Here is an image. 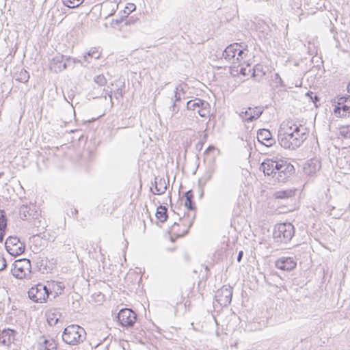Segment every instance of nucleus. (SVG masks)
<instances>
[{"mask_svg": "<svg viewBox=\"0 0 350 350\" xmlns=\"http://www.w3.org/2000/svg\"><path fill=\"white\" fill-rule=\"evenodd\" d=\"M136 9V6L133 3H128L124 6V9L119 12L120 18L113 19L111 22V26L116 27L120 23L126 20L129 15L134 12Z\"/></svg>", "mask_w": 350, "mask_h": 350, "instance_id": "obj_14", "label": "nucleus"}, {"mask_svg": "<svg viewBox=\"0 0 350 350\" xmlns=\"http://www.w3.org/2000/svg\"><path fill=\"white\" fill-rule=\"evenodd\" d=\"M260 170L265 176L271 177L280 183H286L295 174L294 165L286 159H265L261 163Z\"/></svg>", "mask_w": 350, "mask_h": 350, "instance_id": "obj_3", "label": "nucleus"}, {"mask_svg": "<svg viewBox=\"0 0 350 350\" xmlns=\"http://www.w3.org/2000/svg\"><path fill=\"white\" fill-rule=\"evenodd\" d=\"M194 219L195 215L193 213L187 214L182 217H179L177 221H174L169 229V234L172 241H174L186 235Z\"/></svg>", "mask_w": 350, "mask_h": 350, "instance_id": "obj_4", "label": "nucleus"}, {"mask_svg": "<svg viewBox=\"0 0 350 350\" xmlns=\"http://www.w3.org/2000/svg\"><path fill=\"white\" fill-rule=\"evenodd\" d=\"M295 189H286L276 191L273 193V198L275 200H287L295 196Z\"/></svg>", "mask_w": 350, "mask_h": 350, "instance_id": "obj_20", "label": "nucleus"}, {"mask_svg": "<svg viewBox=\"0 0 350 350\" xmlns=\"http://www.w3.org/2000/svg\"><path fill=\"white\" fill-rule=\"evenodd\" d=\"M118 325L124 329L132 328L137 320V316L135 311L131 308L121 309L116 316Z\"/></svg>", "mask_w": 350, "mask_h": 350, "instance_id": "obj_8", "label": "nucleus"}, {"mask_svg": "<svg viewBox=\"0 0 350 350\" xmlns=\"http://www.w3.org/2000/svg\"><path fill=\"white\" fill-rule=\"evenodd\" d=\"M84 0H62L63 3L70 8H75L79 6Z\"/></svg>", "mask_w": 350, "mask_h": 350, "instance_id": "obj_26", "label": "nucleus"}, {"mask_svg": "<svg viewBox=\"0 0 350 350\" xmlns=\"http://www.w3.org/2000/svg\"><path fill=\"white\" fill-rule=\"evenodd\" d=\"M310 129L306 123L293 120L283 121L279 128L278 141L285 149L295 150L307 139Z\"/></svg>", "mask_w": 350, "mask_h": 350, "instance_id": "obj_1", "label": "nucleus"}, {"mask_svg": "<svg viewBox=\"0 0 350 350\" xmlns=\"http://www.w3.org/2000/svg\"><path fill=\"white\" fill-rule=\"evenodd\" d=\"M347 92H348V96H350V81L347 86Z\"/></svg>", "mask_w": 350, "mask_h": 350, "instance_id": "obj_33", "label": "nucleus"}, {"mask_svg": "<svg viewBox=\"0 0 350 350\" xmlns=\"http://www.w3.org/2000/svg\"><path fill=\"white\" fill-rule=\"evenodd\" d=\"M29 298L38 304L46 303L49 297V288L42 283L33 285L27 292Z\"/></svg>", "mask_w": 350, "mask_h": 350, "instance_id": "obj_9", "label": "nucleus"}, {"mask_svg": "<svg viewBox=\"0 0 350 350\" xmlns=\"http://www.w3.org/2000/svg\"><path fill=\"white\" fill-rule=\"evenodd\" d=\"M202 135H203V139L201 142V146L203 145V144L205 142V141L206 139V133H205V131L202 132Z\"/></svg>", "mask_w": 350, "mask_h": 350, "instance_id": "obj_31", "label": "nucleus"}, {"mask_svg": "<svg viewBox=\"0 0 350 350\" xmlns=\"http://www.w3.org/2000/svg\"><path fill=\"white\" fill-rule=\"evenodd\" d=\"M262 110L258 107H249L241 112V117L245 121H252L260 117Z\"/></svg>", "mask_w": 350, "mask_h": 350, "instance_id": "obj_17", "label": "nucleus"}, {"mask_svg": "<svg viewBox=\"0 0 350 350\" xmlns=\"http://www.w3.org/2000/svg\"><path fill=\"white\" fill-rule=\"evenodd\" d=\"M51 285L55 288V287H57V288H60V291H59V293H62V291H63V288H62L61 286V284L59 283H55L54 282H51Z\"/></svg>", "mask_w": 350, "mask_h": 350, "instance_id": "obj_30", "label": "nucleus"}, {"mask_svg": "<svg viewBox=\"0 0 350 350\" xmlns=\"http://www.w3.org/2000/svg\"><path fill=\"white\" fill-rule=\"evenodd\" d=\"M5 246L8 252L14 256L22 254L25 248L24 243L16 237H9Z\"/></svg>", "mask_w": 350, "mask_h": 350, "instance_id": "obj_12", "label": "nucleus"}, {"mask_svg": "<svg viewBox=\"0 0 350 350\" xmlns=\"http://www.w3.org/2000/svg\"><path fill=\"white\" fill-rule=\"evenodd\" d=\"M265 66L261 64H257L256 66H252V71L250 77L260 79L265 75Z\"/></svg>", "mask_w": 350, "mask_h": 350, "instance_id": "obj_22", "label": "nucleus"}, {"mask_svg": "<svg viewBox=\"0 0 350 350\" xmlns=\"http://www.w3.org/2000/svg\"><path fill=\"white\" fill-rule=\"evenodd\" d=\"M334 113L337 118L350 116V96H341L335 102Z\"/></svg>", "mask_w": 350, "mask_h": 350, "instance_id": "obj_11", "label": "nucleus"}, {"mask_svg": "<svg viewBox=\"0 0 350 350\" xmlns=\"http://www.w3.org/2000/svg\"><path fill=\"white\" fill-rule=\"evenodd\" d=\"M85 338L84 329L77 325L67 326L63 332V340L67 344L75 345L82 342Z\"/></svg>", "mask_w": 350, "mask_h": 350, "instance_id": "obj_6", "label": "nucleus"}, {"mask_svg": "<svg viewBox=\"0 0 350 350\" xmlns=\"http://www.w3.org/2000/svg\"><path fill=\"white\" fill-rule=\"evenodd\" d=\"M257 139L259 143L267 147H271L275 144V140L270 131L265 129H259L258 131Z\"/></svg>", "mask_w": 350, "mask_h": 350, "instance_id": "obj_15", "label": "nucleus"}, {"mask_svg": "<svg viewBox=\"0 0 350 350\" xmlns=\"http://www.w3.org/2000/svg\"><path fill=\"white\" fill-rule=\"evenodd\" d=\"M275 265L280 270L290 271L296 267L297 262L291 257H282L275 261Z\"/></svg>", "mask_w": 350, "mask_h": 350, "instance_id": "obj_16", "label": "nucleus"}, {"mask_svg": "<svg viewBox=\"0 0 350 350\" xmlns=\"http://www.w3.org/2000/svg\"><path fill=\"white\" fill-rule=\"evenodd\" d=\"M14 277L19 280H30L31 278V264L29 259L16 260L11 269Z\"/></svg>", "mask_w": 350, "mask_h": 350, "instance_id": "obj_7", "label": "nucleus"}, {"mask_svg": "<svg viewBox=\"0 0 350 350\" xmlns=\"http://www.w3.org/2000/svg\"><path fill=\"white\" fill-rule=\"evenodd\" d=\"M7 226V219L3 212H0V241L3 239L5 231Z\"/></svg>", "mask_w": 350, "mask_h": 350, "instance_id": "obj_25", "label": "nucleus"}, {"mask_svg": "<svg viewBox=\"0 0 350 350\" xmlns=\"http://www.w3.org/2000/svg\"><path fill=\"white\" fill-rule=\"evenodd\" d=\"M295 234V228L291 223H280L275 226L273 239L278 243L289 242Z\"/></svg>", "mask_w": 350, "mask_h": 350, "instance_id": "obj_5", "label": "nucleus"}, {"mask_svg": "<svg viewBox=\"0 0 350 350\" xmlns=\"http://www.w3.org/2000/svg\"><path fill=\"white\" fill-rule=\"evenodd\" d=\"M46 321L49 325H55L59 320V312L55 309H49L45 313Z\"/></svg>", "mask_w": 350, "mask_h": 350, "instance_id": "obj_21", "label": "nucleus"}, {"mask_svg": "<svg viewBox=\"0 0 350 350\" xmlns=\"http://www.w3.org/2000/svg\"><path fill=\"white\" fill-rule=\"evenodd\" d=\"M340 134L344 138H350V124L340 128Z\"/></svg>", "mask_w": 350, "mask_h": 350, "instance_id": "obj_27", "label": "nucleus"}, {"mask_svg": "<svg viewBox=\"0 0 350 350\" xmlns=\"http://www.w3.org/2000/svg\"><path fill=\"white\" fill-rule=\"evenodd\" d=\"M194 194L191 190L187 191L183 199L185 208L189 211L187 214H194L196 215V204L193 201Z\"/></svg>", "mask_w": 350, "mask_h": 350, "instance_id": "obj_19", "label": "nucleus"}, {"mask_svg": "<svg viewBox=\"0 0 350 350\" xmlns=\"http://www.w3.org/2000/svg\"><path fill=\"white\" fill-rule=\"evenodd\" d=\"M88 55L91 58L98 59L100 56V52L97 49L92 48L89 51Z\"/></svg>", "mask_w": 350, "mask_h": 350, "instance_id": "obj_28", "label": "nucleus"}, {"mask_svg": "<svg viewBox=\"0 0 350 350\" xmlns=\"http://www.w3.org/2000/svg\"><path fill=\"white\" fill-rule=\"evenodd\" d=\"M243 255V251H240L239 252V255H238V257H237V261L238 262H240L241 260Z\"/></svg>", "mask_w": 350, "mask_h": 350, "instance_id": "obj_32", "label": "nucleus"}, {"mask_svg": "<svg viewBox=\"0 0 350 350\" xmlns=\"http://www.w3.org/2000/svg\"><path fill=\"white\" fill-rule=\"evenodd\" d=\"M232 296V289L228 286H222L215 294V300L221 306H226L230 304Z\"/></svg>", "mask_w": 350, "mask_h": 350, "instance_id": "obj_13", "label": "nucleus"}, {"mask_svg": "<svg viewBox=\"0 0 350 350\" xmlns=\"http://www.w3.org/2000/svg\"><path fill=\"white\" fill-rule=\"evenodd\" d=\"M7 267V262L5 258L0 255V271H3Z\"/></svg>", "mask_w": 350, "mask_h": 350, "instance_id": "obj_29", "label": "nucleus"}, {"mask_svg": "<svg viewBox=\"0 0 350 350\" xmlns=\"http://www.w3.org/2000/svg\"><path fill=\"white\" fill-rule=\"evenodd\" d=\"M155 217L157 222L163 223L167 217V208L165 206H159L156 211Z\"/></svg>", "mask_w": 350, "mask_h": 350, "instance_id": "obj_23", "label": "nucleus"}, {"mask_svg": "<svg viewBox=\"0 0 350 350\" xmlns=\"http://www.w3.org/2000/svg\"><path fill=\"white\" fill-rule=\"evenodd\" d=\"M226 59L232 61L230 73L234 77L250 78L252 71V62L248 50L238 43L228 46L224 51Z\"/></svg>", "mask_w": 350, "mask_h": 350, "instance_id": "obj_2", "label": "nucleus"}, {"mask_svg": "<svg viewBox=\"0 0 350 350\" xmlns=\"http://www.w3.org/2000/svg\"><path fill=\"white\" fill-rule=\"evenodd\" d=\"M187 107L202 118H208L210 116V105L200 98H196L190 100L187 102Z\"/></svg>", "mask_w": 350, "mask_h": 350, "instance_id": "obj_10", "label": "nucleus"}, {"mask_svg": "<svg viewBox=\"0 0 350 350\" xmlns=\"http://www.w3.org/2000/svg\"><path fill=\"white\" fill-rule=\"evenodd\" d=\"M57 345L55 340L51 338L45 339L40 345V350H57Z\"/></svg>", "mask_w": 350, "mask_h": 350, "instance_id": "obj_24", "label": "nucleus"}, {"mask_svg": "<svg viewBox=\"0 0 350 350\" xmlns=\"http://www.w3.org/2000/svg\"><path fill=\"white\" fill-rule=\"evenodd\" d=\"M16 332L13 329H3L0 332V344L10 346L15 340Z\"/></svg>", "mask_w": 350, "mask_h": 350, "instance_id": "obj_18", "label": "nucleus"}]
</instances>
